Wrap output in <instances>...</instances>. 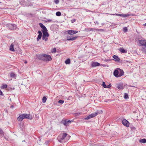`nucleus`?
Listing matches in <instances>:
<instances>
[{"mask_svg":"<svg viewBox=\"0 0 146 146\" xmlns=\"http://www.w3.org/2000/svg\"><path fill=\"white\" fill-rule=\"evenodd\" d=\"M70 62V60L69 58L67 59L65 62V63L66 64H69Z\"/></svg>","mask_w":146,"mask_h":146,"instance_id":"nucleus-22","label":"nucleus"},{"mask_svg":"<svg viewBox=\"0 0 146 146\" xmlns=\"http://www.w3.org/2000/svg\"><path fill=\"white\" fill-rule=\"evenodd\" d=\"M90 31H93L95 30L96 31L99 30V29H94V28H90Z\"/></svg>","mask_w":146,"mask_h":146,"instance_id":"nucleus-38","label":"nucleus"},{"mask_svg":"<svg viewBox=\"0 0 146 146\" xmlns=\"http://www.w3.org/2000/svg\"><path fill=\"white\" fill-rule=\"evenodd\" d=\"M14 107V106H13V105H11V108H13Z\"/></svg>","mask_w":146,"mask_h":146,"instance_id":"nucleus-44","label":"nucleus"},{"mask_svg":"<svg viewBox=\"0 0 146 146\" xmlns=\"http://www.w3.org/2000/svg\"><path fill=\"white\" fill-rule=\"evenodd\" d=\"M100 64L97 62H93L92 64V67H96L99 66Z\"/></svg>","mask_w":146,"mask_h":146,"instance_id":"nucleus-16","label":"nucleus"},{"mask_svg":"<svg viewBox=\"0 0 146 146\" xmlns=\"http://www.w3.org/2000/svg\"><path fill=\"white\" fill-rule=\"evenodd\" d=\"M78 36H67V39L68 40H73L76 39Z\"/></svg>","mask_w":146,"mask_h":146,"instance_id":"nucleus-9","label":"nucleus"},{"mask_svg":"<svg viewBox=\"0 0 146 146\" xmlns=\"http://www.w3.org/2000/svg\"><path fill=\"white\" fill-rule=\"evenodd\" d=\"M47 31H42V32L43 33V35H42L45 36L46 37H48L49 36V35L48 33L47 32Z\"/></svg>","mask_w":146,"mask_h":146,"instance_id":"nucleus-18","label":"nucleus"},{"mask_svg":"<svg viewBox=\"0 0 146 146\" xmlns=\"http://www.w3.org/2000/svg\"><path fill=\"white\" fill-rule=\"evenodd\" d=\"M98 114V112H96L93 113L89 115L88 116L86 117L84 119L85 120H88L91 118L95 117Z\"/></svg>","mask_w":146,"mask_h":146,"instance_id":"nucleus-3","label":"nucleus"},{"mask_svg":"<svg viewBox=\"0 0 146 146\" xmlns=\"http://www.w3.org/2000/svg\"><path fill=\"white\" fill-rule=\"evenodd\" d=\"M38 33L39 35H38V37L37 38V40L38 41L40 39H41L42 36V33L41 31H39L38 32Z\"/></svg>","mask_w":146,"mask_h":146,"instance_id":"nucleus-14","label":"nucleus"},{"mask_svg":"<svg viewBox=\"0 0 146 146\" xmlns=\"http://www.w3.org/2000/svg\"><path fill=\"white\" fill-rule=\"evenodd\" d=\"M123 30L125 32H127V27H125L123 28Z\"/></svg>","mask_w":146,"mask_h":146,"instance_id":"nucleus-34","label":"nucleus"},{"mask_svg":"<svg viewBox=\"0 0 146 146\" xmlns=\"http://www.w3.org/2000/svg\"><path fill=\"white\" fill-rule=\"evenodd\" d=\"M42 56L44 57V59L45 61H49L52 60L51 56L50 55L43 54Z\"/></svg>","mask_w":146,"mask_h":146,"instance_id":"nucleus-4","label":"nucleus"},{"mask_svg":"<svg viewBox=\"0 0 146 146\" xmlns=\"http://www.w3.org/2000/svg\"><path fill=\"white\" fill-rule=\"evenodd\" d=\"M51 52L53 53H55L56 52V48H54L52 50Z\"/></svg>","mask_w":146,"mask_h":146,"instance_id":"nucleus-32","label":"nucleus"},{"mask_svg":"<svg viewBox=\"0 0 146 146\" xmlns=\"http://www.w3.org/2000/svg\"><path fill=\"white\" fill-rule=\"evenodd\" d=\"M44 40H45V41H47L48 40V38H46Z\"/></svg>","mask_w":146,"mask_h":146,"instance_id":"nucleus-43","label":"nucleus"},{"mask_svg":"<svg viewBox=\"0 0 146 146\" xmlns=\"http://www.w3.org/2000/svg\"><path fill=\"white\" fill-rule=\"evenodd\" d=\"M139 42L141 46H145L146 44V40H139Z\"/></svg>","mask_w":146,"mask_h":146,"instance_id":"nucleus-10","label":"nucleus"},{"mask_svg":"<svg viewBox=\"0 0 146 146\" xmlns=\"http://www.w3.org/2000/svg\"><path fill=\"white\" fill-rule=\"evenodd\" d=\"M61 13L60 12L58 11L56 13V15L58 16H60L61 15Z\"/></svg>","mask_w":146,"mask_h":146,"instance_id":"nucleus-29","label":"nucleus"},{"mask_svg":"<svg viewBox=\"0 0 146 146\" xmlns=\"http://www.w3.org/2000/svg\"><path fill=\"white\" fill-rule=\"evenodd\" d=\"M111 86V84H110L106 86V88H109Z\"/></svg>","mask_w":146,"mask_h":146,"instance_id":"nucleus-40","label":"nucleus"},{"mask_svg":"<svg viewBox=\"0 0 146 146\" xmlns=\"http://www.w3.org/2000/svg\"><path fill=\"white\" fill-rule=\"evenodd\" d=\"M64 102V101L62 100H60L58 101V103H60L61 104H62Z\"/></svg>","mask_w":146,"mask_h":146,"instance_id":"nucleus-36","label":"nucleus"},{"mask_svg":"<svg viewBox=\"0 0 146 146\" xmlns=\"http://www.w3.org/2000/svg\"><path fill=\"white\" fill-rule=\"evenodd\" d=\"M96 23L97 24H98L99 23H98V22H96Z\"/></svg>","mask_w":146,"mask_h":146,"instance_id":"nucleus-47","label":"nucleus"},{"mask_svg":"<svg viewBox=\"0 0 146 146\" xmlns=\"http://www.w3.org/2000/svg\"><path fill=\"white\" fill-rule=\"evenodd\" d=\"M143 26H146V23L144 24H143Z\"/></svg>","mask_w":146,"mask_h":146,"instance_id":"nucleus-45","label":"nucleus"},{"mask_svg":"<svg viewBox=\"0 0 146 146\" xmlns=\"http://www.w3.org/2000/svg\"><path fill=\"white\" fill-rule=\"evenodd\" d=\"M117 15L120 16L121 17H122L125 18L127 17H129L131 15V14H129L127 13L126 14H118Z\"/></svg>","mask_w":146,"mask_h":146,"instance_id":"nucleus-13","label":"nucleus"},{"mask_svg":"<svg viewBox=\"0 0 146 146\" xmlns=\"http://www.w3.org/2000/svg\"><path fill=\"white\" fill-rule=\"evenodd\" d=\"M17 27V25L15 24H11L9 25V29L11 30L15 29Z\"/></svg>","mask_w":146,"mask_h":146,"instance_id":"nucleus-11","label":"nucleus"},{"mask_svg":"<svg viewBox=\"0 0 146 146\" xmlns=\"http://www.w3.org/2000/svg\"><path fill=\"white\" fill-rule=\"evenodd\" d=\"M119 51L121 52H122L123 53H126V52L125 50L122 48H121L120 49Z\"/></svg>","mask_w":146,"mask_h":146,"instance_id":"nucleus-24","label":"nucleus"},{"mask_svg":"<svg viewBox=\"0 0 146 146\" xmlns=\"http://www.w3.org/2000/svg\"><path fill=\"white\" fill-rule=\"evenodd\" d=\"M124 98L125 99H127L129 98L128 94L126 93H125L124 95Z\"/></svg>","mask_w":146,"mask_h":146,"instance_id":"nucleus-27","label":"nucleus"},{"mask_svg":"<svg viewBox=\"0 0 146 146\" xmlns=\"http://www.w3.org/2000/svg\"><path fill=\"white\" fill-rule=\"evenodd\" d=\"M45 38H46V36L42 35V40H44Z\"/></svg>","mask_w":146,"mask_h":146,"instance_id":"nucleus-42","label":"nucleus"},{"mask_svg":"<svg viewBox=\"0 0 146 146\" xmlns=\"http://www.w3.org/2000/svg\"><path fill=\"white\" fill-rule=\"evenodd\" d=\"M3 132L2 130L0 129V136H1L3 135Z\"/></svg>","mask_w":146,"mask_h":146,"instance_id":"nucleus-35","label":"nucleus"},{"mask_svg":"<svg viewBox=\"0 0 146 146\" xmlns=\"http://www.w3.org/2000/svg\"><path fill=\"white\" fill-rule=\"evenodd\" d=\"M15 76V74L13 73H11L10 74V77L11 78H14Z\"/></svg>","mask_w":146,"mask_h":146,"instance_id":"nucleus-31","label":"nucleus"},{"mask_svg":"<svg viewBox=\"0 0 146 146\" xmlns=\"http://www.w3.org/2000/svg\"><path fill=\"white\" fill-rule=\"evenodd\" d=\"M81 113H80L78 112L74 113V115L75 116H78L81 115Z\"/></svg>","mask_w":146,"mask_h":146,"instance_id":"nucleus-30","label":"nucleus"},{"mask_svg":"<svg viewBox=\"0 0 146 146\" xmlns=\"http://www.w3.org/2000/svg\"><path fill=\"white\" fill-rule=\"evenodd\" d=\"M102 85L104 88H106V85L105 82H103Z\"/></svg>","mask_w":146,"mask_h":146,"instance_id":"nucleus-33","label":"nucleus"},{"mask_svg":"<svg viewBox=\"0 0 146 146\" xmlns=\"http://www.w3.org/2000/svg\"><path fill=\"white\" fill-rule=\"evenodd\" d=\"M141 51L143 53L146 54V46L142 47Z\"/></svg>","mask_w":146,"mask_h":146,"instance_id":"nucleus-20","label":"nucleus"},{"mask_svg":"<svg viewBox=\"0 0 146 146\" xmlns=\"http://www.w3.org/2000/svg\"><path fill=\"white\" fill-rule=\"evenodd\" d=\"M68 33L70 35H73L78 33V31H74L72 30H68L67 31Z\"/></svg>","mask_w":146,"mask_h":146,"instance_id":"nucleus-7","label":"nucleus"},{"mask_svg":"<svg viewBox=\"0 0 146 146\" xmlns=\"http://www.w3.org/2000/svg\"><path fill=\"white\" fill-rule=\"evenodd\" d=\"M70 137L67 133H63L58 136L57 139L59 142H61L63 140L66 139L65 138L66 137V139H68L70 138Z\"/></svg>","mask_w":146,"mask_h":146,"instance_id":"nucleus-1","label":"nucleus"},{"mask_svg":"<svg viewBox=\"0 0 146 146\" xmlns=\"http://www.w3.org/2000/svg\"><path fill=\"white\" fill-rule=\"evenodd\" d=\"M46 22H51L52 23H54L55 22V21L54 20H52L50 19H46Z\"/></svg>","mask_w":146,"mask_h":146,"instance_id":"nucleus-25","label":"nucleus"},{"mask_svg":"<svg viewBox=\"0 0 146 146\" xmlns=\"http://www.w3.org/2000/svg\"><path fill=\"white\" fill-rule=\"evenodd\" d=\"M102 66H105V65L104 64V65H103Z\"/></svg>","mask_w":146,"mask_h":146,"instance_id":"nucleus-48","label":"nucleus"},{"mask_svg":"<svg viewBox=\"0 0 146 146\" xmlns=\"http://www.w3.org/2000/svg\"><path fill=\"white\" fill-rule=\"evenodd\" d=\"M119 68H117L114 71L113 74L116 77H119Z\"/></svg>","mask_w":146,"mask_h":146,"instance_id":"nucleus-6","label":"nucleus"},{"mask_svg":"<svg viewBox=\"0 0 146 146\" xmlns=\"http://www.w3.org/2000/svg\"><path fill=\"white\" fill-rule=\"evenodd\" d=\"M9 50L12 51H15V50L14 48V45L13 44H11Z\"/></svg>","mask_w":146,"mask_h":146,"instance_id":"nucleus-21","label":"nucleus"},{"mask_svg":"<svg viewBox=\"0 0 146 146\" xmlns=\"http://www.w3.org/2000/svg\"><path fill=\"white\" fill-rule=\"evenodd\" d=\"M61 123L65 125H67L69 123H71V121L67 119L62 120Z\"/></svg>","mask_w":146,"mask_h":146,"instance_id":"nucleus-5","label":"nucleus"},{"mask_svg":"<svg viewBox=\"0 0 146 146\" xmlns=\"http://www.w3.org/2000/svg\"><path fill=\"white\" fill-rule=\"evenodd\" d=\"M0 3H1V2H0Z\"/></svg>","mask_w":146,"mask_h":146,"instance_id":"nucleus-49","label":"nucleus"},{"mask_svg":"<svg viewBox=\"0 0 146 146\" xmlns=\"http://www.w3.org/2000/svg\"><path fill=\"white\" fill-rule=\"evenodd\" d=\"M59 0H54V2L56 4H58L59 3Z\"/></svg>","mask_w":146,"mask_h":146,"instance_id":"nucleus-37","label":"nucleus"},{"mask_svg":"<svg viewBox=\"0 0 146 146\" xmlns=\"http://www.w3.org/2000/svg\"><path fill=\"white\" fill-rule=\"evenodd\" d=\"M122 124L126 127H128L129 126V122L126 119H124L122 121Z\"/></svg>","mask_w":146,"mask_h":146,"instance_id":"nucleus-8","label":"nucleus"},{"mask_svg":"<svg viewBox=\"0 0 146 146\" xmlns=\"http://www.w3.org/2000/svg\"><path fill=\"white\" fill-rule=\"evenodd\" d=\"M85 30L86 31H87V32H88V31H90V28L86 29H85Z\"/></svg>","mask_w":146,"mask_h":146,"instance_id":"nucleus-41","label":"nucleus"},{"mask_svg":"<svg viewBox=\"0 0 146 146\" xmlns=\"http://www.w3.org/2000/svg\"><path fill=\"white\" fill-rule=\"evenodd\" d=\"M119 77L123 75L124 72L123 70H121L119 68Z\"/></svg>","mask_w":146,"mask_h":146,"instance_id":"nucleus-17","label":"nucleus"},{"mask_svg":"<svg viewBox=\"0 0 146 146\" xmlns=\"http://www.w3.org/2000/svg\"><path fill=\"white\" fill-rule=\"evenodd\" d=\"M139 142L141 143H146V139H140L139 140Z\"/></svg>","mask_w":146,"mask_h":146,"instance_id":"nucleus-23","label":"nucleus"},{"mask_svg":"<svg viewBox=\"0 0 146 146\" xmlns=\"http://www.w3.org/2000/svg\"><path fill=\"white\" fill-rule=\"evenodd\" d=\"M113 58L114 59V60L118 62L119 61L120 59V58L118 56L115 55L113 56Z\"/></svg>","mask_w":146,"mask_h":146,"instance_id":"nucleus-19","label":"nucleus"},{"mask_svg":"<svg viewBox=\"0 0 146 146\" xmlns=\"http://www.w3.org/2000/svg\"><path fill=\"white\" fill-rule=\"evenodd\" d=\"M39 25L40 27L42 29L43 31H47V29L42 23H39Z\"/></svg>","mask_w":146,"mask_h":146,"instance_id":"nucleus-15","label":"nucleus"},{"mask_svg":"<svg viewBox=\"0 0 146 146\" xmlns=\"http://www.w3.org/2000/svg\"><path fill=\"white\" fill-rule=\"evenodd\" d=\"M76 21V19H72V20H71V23H74V22H75Z\"/></svg>","mask_w":146,"mask_h":146,"instance_id":"nucleus-39","label":"nucleus"},{"mask_svg":"<svg viewBox=\"0 0 146 146\" xmlns=\"http://www.w3.org/2000/svg\"><path fill=\"white\" fill-rule=\"evenodd\" d=\"M7 84H4L1 87V89H5L7 87Z\"/></svg>","mask_w":146,"mask_h":146,"instance_id":"nucleus-26","label":"nucleus"},{"mask_svg":"<svg viewBox=\"0 0 146 146\" xmlns=\"http://www.w3.org/2000/svg\"><path fill=\"white\" fill-rule=\"evenodd\" d=\"M27 63V62L26 61H25V63L26 64Z\"/></svg>","mask_w":146,"mask_h":146,"instance_id":"nucleus-46","label":"nucleus"},{"mask_svg":"<svg viewBox=\"0 0 146 146\" xmlns=\"http://www.w3.org/2000/svg\"><path fill=\"white\" fill-rule=\"evenodd\" d=\"M117 88L119 89H123L124 88L123 84L122 83H120L117 84Z\"/></svg>","mask_w":146,"mask_h":146,"instance_id":"nucleus-12","label":"nucleus"},{"mask_svg":"<svg viewBox=\"0 0 146 146\" xmlns=\"http://www.w3.org/2000/svg\"><path fill=\"white\" fill-rule=\"evenodd\" d=\"M47 100V98L45 96H44L42 98V102L44 103L46 102Z\"/></svg>","mask_w":146,"mask_h":146,"instance_id":"nucleus-28","label":"nucleus"},{"mask_svg":"<svg viewBox=\"0 0 146 146\" xmlns=\"http://www.w3.org/2000/svg\"><path fill=\"white\" fill-rule=\"evenodd\" d=\"M32 119L33 117L31 115L29 114H27L25 113L21 115L17 118V120L19 121H21L24 119Z\"/></svg>","mask_w":146,"mask_h":146,"instance_id":"nucleus-2","label":"nucleus"}]
</instances>
